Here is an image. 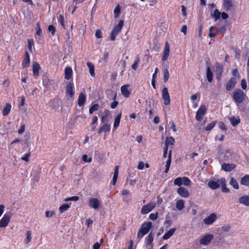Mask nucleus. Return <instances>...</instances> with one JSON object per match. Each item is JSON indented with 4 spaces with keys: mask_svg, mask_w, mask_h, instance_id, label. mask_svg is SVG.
<instances>
[{
    "mask_svg": "<svg viewBox=\"0 0 249 249\" xmlns=\"http://www.w3.org/2000/svg\"><path fill=\"white\" fill-rule=\"evenodd\" d=\"M144 163L143 161H141L138 163L137 168L139 170H142L144 168Z\"/></svg>",
    "mask_w": 249,
    "mask_h": 249,
    "instance_id": "obj_59",
    "label": "nucleus"
},
{
    "mask_svg": "<svg viewBox=\"0 0 249 249\" xmlns=\"http://www.w3.org/2000/svg\"><path fill=\"white\" fill-rule=\"evenodd\" d=\"M26 243L28 244L32 240V232L31 231H29L27 232L26 233Z\"/></svg>",
    "mask_w": 249,
    "mask_h": 249,
    "instance_id": "obj_52",
    "label": "nucleus"
},
{
    "mask_svg": "<svg viewBox=\"0 0 249 249\" xmlns=\"http://www.w3.org/2000/svg\"><path fill=\"white\" fill-rule=\"evenodd\" d=\"M170 54V45L167 41L165 43L164 48L163 51L162 61L164 62L167 60Z\"/></svg>",
    "mask_w": 249,
    "mask_h": 249,
    "instance_id": "obj_13",
    "label": "nucleus"
},
{
    "mask_svg": "<svg viewBox=\"0 0 249 249\" xmlns=\"http://www.w3.org/2000/svg\"><path fill=\"white\" fill-rule=\"evenodd\" d=\"M11 218L10 213H6L0 220V227L4 228L8 226Z\"/></svg>",
    "mask_w": 249,
    "mask_h": 249,
    "instance_id": "obj_12",
    "label": "nucleus"
},
{
    "mask_svg": "<svg viewBox=\"0 0 249 249\" xmlns=\"http://www.w3.org/2000/svg\"><path fill=\"white\" fill-rule=\"evenodd\" d=\"M124 20H120L111 32L110 36V40L111 41H114L116 39V36L121 32L122 28L124 26Z\"/></svg>",
    "mask_w": 249,
    "mask_h": 249,
    "instance_id": "obj_4",
    "label": "nucleus"
},
{
    "mask_svg": "<svg viewBox=\"0 0 249 249\" xmlns=\"http://www.w3.org/2000/svg\"><path fill=\"white\" fill-rule=\"evenodd\" d=\"M175 139L171 137H167L166 138L165 144L167 145H173L175 143Z\"/></svg>",
    "mask_w": 249,
    "mask_h": 249,
    "instance_id": "obj_44",
    "label": "nucleus"
},
{
    "mask_svg": "<svg viewBox=\"0 0 249 249\" xmlns=\"http://www.w3.org/2000/svg\"><path fill=\"white\" fill-rule=\"evenodd\" d=\"M104 115L101 117V121L102 123H105L107 121L108 117L109 114L108 110L105 109L104 111Z\"/></svg>",
    "mask_w": 249,
    "mask_h": 249,
    "instance_id": "obj_39",
    "label": "nucleus"
},
{
    "mask_svg": "<svg viewBox=\"0 0 249 249\" xmlns=\"http://www.w3.org/2000/svg\"><path fill=\"white\" fill-rule=\"evenodd\" d=\"M236 83V80L235 78L231 77L230 80L227 84L226 86V89L228 91H230L231 89H232L235 86Z\"/></svg>",
    "mask_w": 249,
    "mask_h": 249,
    "instance_id": "obj_18",
    "label": "nucleus"
},
{
    "mask_svg": "<svg viewBox=\"0 0 249 249\" xmlns=\"http://www.w3.org/2000/svg\"><path fill=\"white\" fill-rule=\"evenodd\" d=\"M223 6L226 10H229L232 7L231 0H223Z\"/></svg>",
    "mask_w": 249,
    "mask_h": 249,
    "instance_id": "obj_38",
    "label": "nucleus"
},
{
    "mask_svg": "<svg viewBox=\"0 0 249 249\" xmlns=\"http://www.w3.org/2000/svg\"><path fill=\"white\" fill-rule=\"evenodd\" d=\"M176 207L179 211H181L184 208V201L183 199H179L176 202Z\"/></svg>",
    "mask_w": 249,
    "mask_h": 249,
    "instance_id": "obj_37",
    "label": "nucleus"
},
{
    "mask_svg": "<svg viewBox=\"0 0 249 249\" xmlns=\"http://www.w3.org/2000/svg\"><path fill=\"white\" fill-rule=\"evenodd\" d=\"M177 193L182 197L188 198L190 196V193L188 190L183 187H179L177 189Z\"/></svg>",
    "mask_w": 249,
    "mask_h": 249,
    "instance_id": "obj_15",
    "label": "nucleus"
},
{
    "mask_svg": "<svg viewBox=\"0 0 249 249\" xmlns=\"http://www.w3.org/2000/svg\"><path fill=\"white\" fill-rule=\"evenodd\" d=\"M241 87L244 89H245L247 88V83L245 79H242L241 80Z\"/></svg>",
    "mask_w": 249,
    "mask_h": 249,
    "instance_id": "obj_58",
    "label": "nucleus"
},
{
    "mask_svg": "<svg viewBox=\"0 0 249 249\" xmlns=\"http://www.w3.org/2000/svg\"><path fill=\"white\" fill-rule=\"evenodd\" d=\"M154 236L152 233H150L145 238V241L146 244L147 245L150 246L152 244V242L153 241Z\"/></svg>",
    "mask_w": 249,
    "mask_h": 249,
    "instance_id": "obj_42",
    "label": "nucleus"
},
{
    "mask_svg": "<svg viewBox=\"0 0 249 249\" xmlns=\"http://www.w3.org/2000/svg\"><path fill=\"white\" fill-rule=\"evenodd\" d=\"M87 65L89 69V72L90 75L92 77H94L95 74L94 72V66L93 64L91 62H88L87 63Z\"/></svg>",
    "mask_w": 249,
    "mask_h": 249,
    "instance_id": "obj_33",
    "label": "nucleus"
},
{
    "mask_svg": "<svg viewBox=\"0 0 249 249\" xmlns=\"http://www.w3.org/2000/svg\"><path fill=\"white\" fill-rule=\"evenodd\" d=\"M98 104H94L89 109V113L90 114H92L94 111H97L99 108Z\"/></svg>",
    "mask_w": 249,
    "mask_h": 249,
    "instance_id": "obj_47",
    "label": "nucleus"
},
{
    "mask_svg": "<svg viewBox=\"0 0 249 249\" xmlns=\"http://www.w3.org/2000/svg\"><path fill=\"white\" fill-rule=\"evenodd\" d=\"M171 156H172V150H170L169 152V154L168 156V160L166 163L165 169L164 171V172L165 173H168V172L169 170L170 167L171 163Z\"/></svg>",
    "mask_w": 249,
    "mask_h": 249,
    "instance_id": "obj_24",
    "label": "nucleus"
},
{
    "mask_svg": "<svg viewBox=\"0 0 249 249\" xmlns=\"http://www.w3.org/2000/svg\"><path fill=\"white\" fill-rule=\"evenodd\" d=\"M181 11L182 15L184 17H186L187 16V12L186 7L184 5L181 6Z\"/></svg>",
    "mask_w": 249,
    "mask_h": 249,
    "instance_id": "obj_63",
    "label": "nucleus"
},
{
    "mask_svg": "<svg viewBox=\"0 0 249 249\" xmlns=\"http://www.w3.org/2000/svg\"><path fill=\"white\" fill-rule=\"evenodd\" d=\"M12 106L9 103H6L2 111L3 116H7L11 111Z\"/></svg>",
    "mask_w": 249,
    "mask_h": 249,
    "instance_id": "obj_28",
    "label": "nucleus"
},
{
    "mask_svg": "<svg viewBox=\"0 0 249 249\" xmlns=\"http://www.w3.org/2000/svg\"><path fill=\"white\" fill-rule=\"evenodd\" d=\"M122 94L125 97H128L130 95V92L128 90V85H124L121 88Z\"/></svg>",
    "mask_w": 249,
    "mask_h": 249,
    "instance_id": "obj_26",
    "label": "nucleus"
},
{
    "mask_svg": "<svg viewBox=\"0 0 249 249\" xmlns=\"http://www.w3.org/2000/svg\"><path fill=\"white\" fill-rule=\"evenodd\" d=\"M30 63V56L28 53L26 51L24 54V58L22 63L23 68H28Z\"/></svg>",
    "mask_w": 249,
    "mask_h": 249,
    "instance_id": "obj_17",
    "label": "nucleus"
},
{
    "mask_svg": "<svg viewBox=\"0 0 249 249\" xmlns=\"http://www.w3.org/2000/svg\"><path fill=\"white\" fill-rule=\"evenodd\" d=\"M72 75V70L70 67H66L65 69V79L70 80Z\"/></svg>",
    "mask_w": 249,
    "mask_h": 249,
    "instance_id": "obj_27",
    "label": "nucleus"
},
{
    "mask_svg": "<svg viewBox=\"0 0 249 249\" xmlns=\"http://www.w3.org/2000/svg\"><path fill=\"white\" fill-rule=\"evenodd\" d=\"M207 112V108L204 105H201L196 112V119L198 121H201Z\"/></svg>",
    "mask_w": 249,
    "mask_h": 249,
    "instance_id": "obj_6",
    "label": "nucleus"
},
{
    "mask_svg": "<svg viewBox=\"0 0 249 249\" xmlns=\"http://www.w3.org/2000/svg\"><path fill=\"white\" fill-rule=\"evenodd\" d=\"M71 203H68L67 204H63L60 206L59 208V211L60 213H62L67 210L71 207Z\"/></svg>",
    "mask_w": 249,
    "mask_h": 249,
    "instance_id": "obj_31",
    "label": "nucleus"
},
{
    "mask_svg": "<svg viewBox=\"0 0 249 249\" xmlns=\"http://www.w3.org/2000/svg\"><path fill=\"white\" fill-rule=\"evenodd\" d=\"M151 227L152 223L151 222H144L138 231L137 237L139 239H141L149 231Z\"/></svg>",
    "mask_w": 249,
    "mask_h": 249,
    "instance_id": "obj_2",
    "label": "nucleus"
},
{
    "mask_svg": "<svg viewBox=\"0 0 249 249\" xmlns=\"http://www.w3.org/2000/svg\"><path fill=\"white\" fill-rule=\"evenodd\" d=\"M223 66L222 64L219 63H216L215 72L216 73V78L218 79H219L221 76L222 73L223 72Z\"/></svg>",
    "mask_w": 249,
    "mask_h": 249,
    "instance_id": "obj_16",
    "label": "nucleus"
},
{
    "mask_svg": "<svg viewBox=\"0 0 249 249\" xmlns=\"http://www.w3.org/2000/svg\"><path fill=\"white\" fill-rule=\"evenodd\" d=\"M110 131V125L107 124H105L100 127L98 133L100 135L102 132H109Z\"/></svg>",
    "mask_w": 249,
    "mask_h": 249,
    "instance_id": "obj_20",
    "label": "nucleus"
},
{
    "mask_svg": "<svg viewBox=\"0 0 249 249\" xmlns=\"http://www.w3.org/2000/svg\"><path fill=\"white\" fill-rule=\"evenodd\" d=\"M31 156V152H29L25 154V156L21 158L22 160L28 162L29 160V157Z\"/></svg>",
    "mask_w": 249,
    "mask_h": 249,
    "instance_id": "obj_53",
    "label": "nucleus"
},
{
    "mask_svg": "<svg viewBox=\"0 0 249 249\" xmlns=\"http://www.w3.org/2000/svg\"><path fill=\"white\" fill-rule=\"evenodd\" d=\"M176 229V228H172L170 229L167 232H166L163 236L162 238L164 240H167L171 237L175 233Z\"/></svg>",
    "mask_w": 249,
    "mask_h": 249,
    "instance_id": "obj_29",
    "label": "nucleus"
},
{
    "mask_svg": "<svg viewBox=\"0 0 249 249\" xmlns=\"http://www.w3.org/2000/svg\"><path fill=\"white\" fill-rule=\"evenodd\" d=\"M82 160L85 162L90 163L92 159L91 157H88L87 155H83L82 157Z\"/></svg>",
    "mask_w": 249,
    "mask_h": 249,
    "instance_id": "obj_50",
    "label": "nucleus"
},
{
    "mask_svg": "<svg viewBox=\"0 0 249 249\" xmlns=\"http://www.w3.org/2000/svg\"><path fill=\"white\" fill-rule=\"evenodd\" d=\"M217 123V121H213L212 122H211V123H210L209 124H208L206 128H205V130L206 131H210L211 130V129H212L214 126L215 125H216Z\"/></svg>",
    "mask_w": 249,
    "mask_h": 249,
    "instance_id": "obj_46",
    "label": "nucleus"
},
{
    "mask_svg": "<svg viewBox=\"0 0 249 249\" xmlns=\"http://www.w3.org/2000/svg\"><path fill=\"white\" fill-rule=\"evenodd\" d=\"M95 36L97 38H101L102 37V32L100 30H97L95 33Z\"/></svg>",
    "mask_w": 249,
    "mask_h": 249,
    "instance_id": "obj_60",
    "label": "nucleus"
},
{
    "mask_svg": "<svg viewBox=\"0 0 249 249\" xmlns=\"http://www.w3.org/2000/svg\"><path fill=\"white\" fill-rule=\"evenodd\" d=\"M235 167V165L233 163H225L222 166V169L227 172L232 171Z\"/></svg>",
    "mask_w": 249,
    "mask_h": 249,
    "instance_id": "obj_21",
    "label": "nucleus"
},
{
    "mask_svg": "<svg viewBox=\"0 0 249 249\" xmlns=\"http://www.w3.org/2000/svg\"><path fill=\"white\" fill-rule=\"evenodd\" d=\"M229 120L233 126L237 125L240 122V119L239 116L231 117L229 118Z\"/></svg>",
    "mask_w": 249,
    "mask_h": 249,
    "instance_id": "obj_30",
    "label": "nucleus"
},
{
    "mask_svg": "<svg viewBox=\"0 0 249 249\" xmlns=\"http://www.w3.org/2000/svg\"><path fill=\"white\" fill-rule=\"evenodd\" d=\"M220 15L221 13L218 11V10L216 9L212 15V17L214 18L215 20H217L220 18Z\"/></svg>",
    "mask_w": 249,
    "mask_h": 249,
    "instance_id": "obj_49",
    "label": "nucleus"
},
{
    "mask_svg": "<svg viewBox=\"0 0 249 249\" xmlns=\"http://www.w3.org/2000/svg\"><path fill=\"white\" fill-rule=\"evenodd\" d=\"M240 204L244 205L246 206H249V196L244 195L240 197L238 199Z\"/></svg>",
    "mask_w": 249,
    "mask_h": 249,
    "instance_id": "obj_19",
    "label": "nucleus"
},
{
    "mask_svg": "<svg viewBox=\"0 0 249 249\" xmlns=\"http://www.w3.org/2000/svg\"><path fill=\"white\" fill-rule=\"evenodd\" d=\"M54 214V212L53 211H47L45 212V216L47 217H51Z\"/></svg>",
    "mask_w": 249,
    "mask_h": 249,
    "instance_id": "obj_56",
    "label": "nucleus"
},
{
    "mask_svg": "<svg viewBox=\"0 0 249 249\" xmlns=\"http://www.w3.org/2000/svg\"><path fill=\"white\" fill-rule=\"evenodd\" d=\"M240 183L245 186H249V175H245L241 178Z\"/></svg>",
    "mask_w": 249,
    "mask_h": 249,
    "instance_id": "obj_36",
    "label": "nucleus"
},
{
    "mask_svg": "<svg viewBox=\"0 0 249 249\" xmlns=\"http://www.w3.org/2000/svg\"><path fill=\"white\" fill-rule=\"evenodd\" d=\"M174 183L180 187L182 185L188 186L191 185V181L187 177H178L174 179Z\"/></svg>",
    "mask_w": 249,
    "mask_h": 249,
    "instance_id": "obj_5",
    "label": "nucleus"
},
{
    "mask_svg": "<svg viewBox=\"0 0 249 249\" xmlns=\"http://www.w3.org/2000/svg\"><path fill=\"white\" fill-rule=\"evenodd\" d=\"M86 96L83 92H81L78 96V105L79 107H82L84 105L86 101Z\"/></svg>",
    "mask_w": 249,
    "mask_h": 249,
    "instance_id": "obj_22",
    "label": "nucleus"
},
{
    "mask_svg": "<svg viewBox=\"0 0 249 249\" xmlns=\"http://www.w3.org/2000/svg\"><path fill=\"white\" fill-rule=\"evenodd\" d=\"M216 214L212 213L204 219V223L207 225H211L216 220Z\"/></svg>",
    "mask_w": 249,
    "mask_h": 249,
    "instance_id": "obj_14",
    "label": "nucleus"
},
{
    "mask_svg": "<svg viewBox=\"0 0 249 249\" xmlns=\"http://www.w3.org/2000/svg\"><path fill=\"white\" fill-rule=\"evenodd\" d=\"M118 105V102L117 101H115L111 103L110 107L112 109H114L117 107Z\"/></svg>",
    "mask_w": 249,
    "mask_h": 249,
    "instance_id": "obj_64",
    "label": "nucleus"
},
{
    "mask_svg": "<svg viewBox=\"0 0 249 249\" xmlns=\"http://www.w3.org/2000/svg\"><path fill=\"white\" fill-rule=\"evenodd\" d=\"M122 114H119L117 117L115 118L114 124H113V129L115 130L119 125L120 123V120L121 118Z\"/></svg>",
    "mask_w": 249,
    "mask_h": 249,
    "instance_id": "obj_34",
    "label": "nucleus"
},
{
    "mask_svg": "<svg viewBox=\"0 0 249 249\" xmlns=\"http://www.w3.org/2000/svg\"><path fill=\"white\" fill-rule=\"evenodd\" d=\"M162 98L164 101V104L165 106L169 105L170 103V96L168 92V89L164 87L161 91Z\"/></svg>",
    "mask_w": 249,
    "mask_h": 249,
    "instance_id": "obj_10",
    "label": "nucleus"
},
{
    "mask_svg": "<svg viewBox=\"0 0 249 249\" xmlns=\"http://www.w3.org/2000/svg\"><path fill=\"white\" fill-rule=\"evenodd\" d=\"M246 97V94L241 89H236L232 94V98L236 104L243 103Z\"/></svg>",
    "mask_w": 249,
    "mask_h": 249,
    "instance_id": "obj_1",
    "label": "nucleus"
},
{
    "mask_svg": "<svg viewBox=\"0 0 249 249\" xmlns=\"http://www.w3.org/2000/svg\"><path fill=\"white\" fill-rule=\"evenodd\" d=\"M66 94L69 96L70 98L73 99L74 96V84L72 82L68 83L66 89Z\"/></svg>",
    "mask_w": 249,
    "mask_h": 249,
    "instance_id": "obj_9",
    "label": "nucleus"
},
{
    "mask_svg": "<svg viewBox=\"0 0 249 249\" xmlns=\"http://www.w3.org/2000/svg\"><path fill=\"white\" fill-rule=\"evenodd\" d=\"M98 120V117L96 116H95L93 117L92 119V123H91V130L92 131H95L97 125Z\"/></svg>",
    "mask_w": 249,
    "mask_h": 249,
    "instance_id": "obj_35",
    "label": "nucleus"
},
{
    "mask_svg": "<svg viewBox=\"0 0 249 249\" xmlns=\"http://www.w3.org/2000/svg\"><path fill=\"white\" fill-rule=\"evenodd\" d=\"M119 166L118 165H116L115 167L113 177L112 180L111 181L112 184L114 186L115 185L116 183L117 180V178H118V175H119Z\"/></svg>",
    "mask_w": 249,
    "mask_h": 249,
    "instance_id": "obj_23",
    "label": "nucleus"
},
{
    "mask_svg": "<svg viewBox=\"0 0 249 249\" xmlns=\"http://www.w3.org/2000/svg\"><path fill=\"white\" fill-rule=\"evenodd\" d=\"M120 12H121V7L118 4L116 7L115 8L114 10V17L115 18H117L120 14Z\"/></svg>",
    "mask_w": 249,
    "mask_h": 249,
    "instance_id": "obj_45",
    "label": "nucleus"
},
{
    "mask_svg": "<svg viewBox=\"0 0 249 249\" xmlns=\"http://www.w3.org/2000/svg\"><path fill=\"white\" fill-rule=\"evenodd\" d=\"M206 76L208 82L211 83L213 80V73L210 67L207 68Z\"/></svg>",
    "mask_w": 249,
    "mask_h": 249,
    "instance_id": "obj_32",
    "label": "nucleus"
},
{
    "mask_svg": "<svg viewBox=\"0 0 249 249\" xmlns=\"http://www.w3.org/2000/svg\"><path fill=\"white\" fill-rule=\"evenodd\" d=\"M79 199V197L78 196H73L71 197H69L68 198H66L64 199L65 202H67L68 201H78Z\"/></svg>",
    "mask_w": 249,
    "mask_h": 249,
    "instance_id": "obj_51",
    "label": "nucleus"
},
{
    "mask_svg": "<svg viewBox=\"0 0 249 249\" xmlns=\"http://www.w3.org/2000/svg\"><path fill=\"white\" fill-rule=\"evenodd\" d=\"M219 127L220 129L222 130H226L227 127L226 125L222 122L219 123Z\"/></svg>",
    "mask_w": 249,
    "mask_h": 249,
    "instance_id": "obj_57",
    "label": "nucleus"
},
{
    "mask_svg": "<svg viewBox=\"0 0 249 249\" xmlns=\"http://www.w3.org/2000/svg\"><path fill=\"white\" fill-rule=\"evenodd\" d=\"M163 80L164 82H167L169 78V72L167 68H164L163 70Z\"/></svg>",
    "mask_w": 249,
    "mask_h": 249,
    "instance_id": "obj_43",
    "label": "nucleus"
},
{
    "mask_svg": "<svg viewBox=\"0 0 249 249\" xmlns=\"http://www.w3.org/2000/svg\"><path fill=\"white\" fill-rule=\"evenodd\" d=\"M48 30L51 33L53 36L55 34V28L53 25H49L48 27Z\"/></svg>",
    "mask_w": 249,
    "mask_h": 249,
    "instance_id": "obj_55",
    "label": "nucleus"
},
{
    "mask_svg": "<svg viewBox=\"0 0 249 249\" xmlns=\"http://www.w3.org/2000/svg\"><path fill=\"white\" fill-rule=\"evenodd\" d=\"M25 126L24 124H22L20 128L18 130V133L19 134H22L25 131Z\"/></svg>",
    "mask_w": 249,
    "mask_h": 249,
    "instance_id": "obj_61",
    "label": "nucleus"
},
{
    "mask_svg": "<svg viewBox=\"0 0 249 249\" xmlns=\"http://www.w3.org/2000/svg\"><path fill=\"white\" fill-rule=\"evenodd\" d=\"M158 212H156L155 213H151L149 216V218L150 219L152 220H155L158 218Z\"/></svg>",
    "mask_w": 249,
    "mask_h": 249,
    "instance_id": "obj_54",
    "label": "nucleus"
},
{
    "mask_svg": "<svg viewBox=\"0 0 249 249\" xmlns=\"http://www.w3.org/2000/svg\"><path fill=\"white\" fill-rule=\"evenodd\" d=\"M40 70V67L39 64L37 62H35L33 65V72L34 75L35 77H37L39 74V71Z\"/></svg>",
    "mask_w": 249,
    "mask_h": 249,
    "instance_id": "obj_25",
    "label": "nucleus"
},
{
    "mask_svg": "<svg viewBox=\"0 0 249 249\" xmlns=\"http://www.w3.org/2000/svg\"><path fill=\"white\" fill-rule=\"evenodd\" d=\"M213 235L211 234H207L201 237L200 239V244L202 245H208L213 238Z\"/></svg>",
    "mask_w": 249,
    "mask_h": 249,
    "instance_id": "obj_11",
    "label": "nucleus"
},
{
    "mask_svg": "<svg viewBox=\"0 0 249 249\" xmlns=\"http://www.w3.org/2000/svg\"><path fill=\"white\" fill-rule=\"evenodd\" d=\"M230 184L235 189H239V185L236 181L233 178H231L230 181Z\"/></svg>",
    "mask_w": 249,
    "mask_h": 249,
    "instance_id": "obj_41",
    "label": "nucleus"
},
{
    "mask_svg": "<svg viewBox=\"0 0 249 249\" xmlns=\"http://www.w3.org/2000/svg\"><path fill=\"white\" fill-rule=\"evenodd\" d=\"M101 205V201L97 198H91L89 200V206L95 210L98 209Z\"/></svg>",
    "mask_w": 249,
    "mask_h": 249,
    "instance_id": "obj_8",
    "label": "nucleus"
},
{
    "mask_svg": "<svg viewBox=\"0 0 249 249\" xmlns=\"http://www.w3.org/2000/svg\"><path fill=\"white\" fill-rule=\"evenodd\" d=\"M58 20L60 22V23L61 24V25L64 27V18L63 16L60 15L59 17V18H58Z\"/></svg>",
    "mask_w": 249,
    "mask_h": 249,
    "instance_id": "obj_62",
    "label": "nucleus"
},
{
    "mask_svg": "<svg viewBox=\"0 0 249 249\" xmlns=\"http://www.w3.org/2000/svg\"><path fill=\"white\" fill-rule=\"evenodd\" d=\"M156 204L155 202H149L143 206L141 209V213L142 214H145L152 211L156 207Z\"/></svg>",
    "mask_w": 249,
    "mask_h": 249,
    "instance_id": "obj_7",
    "label": "nucleus"
},
{
    "mask_svg": "<svg viewBox=\"0 0 249 249\" xmlns=\"http://www.w3.org/2000/svg\"><path fill=\"white\" fill-rule=\"evenodd\" d=\"M140 58L139 57H137L134 61V63L132 65V68L133 70H136L137 68H138V64H139L140 63Z\"/></svg>",
    "mask_w": 249,
    "mask_h": 249,
    "instance_id": "obj_48",
    "label": "nucleus"
},
{
    "mask_svg": "<svg viewBox=\"0 0 249 249\" xmlns=\"http://www.w3.org/2000/svg\"><path fill=\"white\" fill-rule=\"evenodd\" d=\"M225 185L226 180L224 178H221L217 180H212L208 183V187L212 190L216 189L220 186H225Z\"/></svg>",
    "mask_w": 249,
    "mask_h": 249,
    "instance_id": "obj_3",
    "label": "nucleus"
},
{
    "mask_svg": "<svg viewBox=\"0 0 249 249\" xmlns=\"http://www.w3.org/2000/svg\"><path fill=\"white\" fill-rule=\"evenodd\" d=\"M28 47L29 50L32 53L35 50L34 41L33 39L30 38L28 39Z\"/></svg>",
    "mask_w": 249,
    "mask_h": 249,
    "instance_id": "obj_40",
    "label": "nucleus"
}]
</instances>
